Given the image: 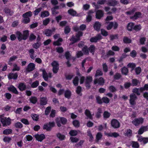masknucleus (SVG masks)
<instances>
[{
	"mask_svg": "<svg viewBox=\"0 0 148 148\" xmlns=\"http://www.w3.org/2000/svg\"><path fill=\"white\" fill-rule=\"evenodd\" d=\"M130 103L132 106H134L136 104L135 100L137 99L136 95L134 93H132L130 95Z\"/></svg>",
	"mask_w": 148,
	"mask_h": 148,
	"instance_id": "1",
	"label": "nucleus"
},
{
	"mask_svg": "<svg viewBox=\"0 0 148 148\" xmlns=\"http://www.w3.org/2000/svg\"><path fill=\"white\" fill-rule=\"evenodd\" d=\"M92 76H88L86 77L85 81V85L87 89H89L91 86L90 83L92 82Z\"/></svg>",
	"mask_w": 148,
	"mask_h": 148,
	"instance_id": "2",
	"label": "nucleus"
},
{
	"mask_svg": "<svg viewBox=\"0 0 148 148\" xmlns=\"http://www.w3.org/2000/svg\"><path fill=\"white\" fill-rule=\"evenodd\" d=\"M1 121L4 127L9 125L11 123V120L9 118L7 119L6 118H1Z\"/></svg>",
	"mask_w": 148,
	"mask_h": 148,
	"instance_id": "3",
	"label": "nucleus"
},
{
	"mask_svg": "<svg viewBox=\"0 0 148 148\" xmlns=\"http://www.w3.org/2000/svg\"><path fill=\"white\" fill-rule=\"evenodd\" d=\"M111 126L114 129H117L119 128L120 126V123L116 119H112L111 121Z\"/></svg>",
	"mask_w": 148,
	"mask_h": 148,
	"instance_id": "4",
	"label": "nucleus"
},
{
	"mask_svg": "<svg viewBox=\"0 0 148 148\" xmlns=\"http://www.w3.org/2000/svg\"><path fill=\"white\" fill-rule=\"evenodd\" d=\"M51 65L53 67V71L54 73H57L59 70V64L55 61H53L51 63Z\"/></svg>",
	"mask_w": 148,
	"mask_h": 148,
	"instance_id": "5",
	"label": "nucleus"
},
{
	"mask_svg": "<svg viewBox=\"0 0 148 148\" xmlns=\"http://www.w3.org/2000/svg\"><path fill=\"white\" fill-rule=\"evenodd\" d=\"M104 83V80L102 77H100L99 79H95L94 81V84H96L97 83H98L99 85L103 86Z\"/></svg>",
	"mask_w": 148,
	"mask_h": 148,
	"instance_id": "6",
	"label": "nucleus"
},
{
	"mask_svg": "<svg viewBox=\"0 0 148 148\" xmlns=\"http://www.w3.org/2000/svg\"><path fill=\"white\" fill-rule=\"evenodd\" d=\"M102 38L100 34H98L95 37L91 38L90 39V41L92 42H97L98 41L101 40Z\"/></svg>",
	"mask_w": 148,
	"mask_h": 148,
	"instance_id": "7",
	"label": "nucleus"
},
{
	"mask_svg": "<svg viewBox=\"0 0 148 148\" xmlns=\"http://www.w3.org/2000/svg\"><path fill=\"white\" fill-rule=\"evenodd\" d=\"M143 120L142 118L136 119L132 121V123L135 126H138L143 123Z\"/></svg>",
	"mask_w": 148,
	"mask_h": 148,
	"instance_id": "8",
	"label": "nucleus"
},
{
	"mask_svg": "<svg viewBox=\"0 0 148 148\" xmlns=\"http://www.w3.org/2000/svg\"><path fill=\"white\" fill-rule=\"evenodd\" d=\"M35 64L33 63H30L27 66L26 70L28 72H30L34 70L35 69Z\"/></svg>",
	"mask_w": 148,
	"mask_h": 148,
	"instance_id": "9",
	"label": "nucleus"
},
{
	"mask_svg": "<svg viewBox=\"0 0 148 148\" xmlns=\"http://www.w3.org/2000/svg\"><path fill=\"white\" fill-rule=\"evenodd\" d=\"M104 13L103 11L99 10L97 11L96 14V17L98 19H100L103 16Z\"/></svg>",
	"mask_w": 148,
	"mask_h": 148,
	"instance_id": "10",
	"label": "nucleus"
},
{
	"mask_svg": "<svg viewBox=\"0 0 148 148\" xmlns=\"http://www.w3.org/2000/svg\"><path fill=\"white\" fill-rule=\"evenodd\" d=\"M35 137L36 139V140L38 141L41 142L45 138V136L44 134H41L40 135L36 134L35 135Z\"/></svg>",
	"mask_w": 148,
	"mask_h": 148,
	"instance_id": "11",
	"label": "nucleus"
},
{
	"mask_svg": "<svg viewBox=\"0 0 148 148\" xmlns=\"http://www.w3.org/2000/svg\"><path fill=\"white\" fill-rule=\"evenodd\" d=\"M142 14L140 12H136L134 15L130 17L131 19L135 20L137 19L138 18L141 17Z\"/></svg>",
	"mask_w": 148,
	"mask_h": 148,
	"instance_id": "12",
	"label": "nucleus"
},
{
	"mask_svg": "<svg viewBox=\"0 0 148 148\" xmlns=\"http://www.w3.org/2000/svg\"><path fill=\"white\" fill-rule=\"evenodd\" d=\"M119 3V2L116 0H108L107 4L111 6H114Z\"/></svg>",
	"mask_w": 148,
	"mask_h": 148,
	"instance_id": "13",
	"label": "nucleus"
},
{
	"mask_svg": "<svg viewBox=\"0 0 148 148\" xmlns=\"http://www.w3.org/2000/svg\"><path fill=\"white\" fill-rule=\"evenodd\" d=\"M18 76V74L17 73H11L9 74L8 77L9 79H16L17 78Z\"/></svg>",
	"mask_w": 148,
	"mask_h": 148,
	"instance_id": "14",
	"label": "nucleus"
},
{
	"mask_svg": "<svg viewBox=\"0 0 148 148\" xmlns=\"http://www.w3.org/2000/svg\"><path fill=\"white\" fill-rule=\"evenodd\" d=\"M3 11L5 14H8L10 16H12L13 13V12L12 11L7 7H5L4 8Z\"/></svg>",
	"mask_w": 148,
	"mask_h": 148,
	"instance_id": "15",
	"label": "nucleus"
},
{
	"mask_svg": "<svg viewBox=\"0 0 148 148\" xmlns=\"http://www.w3.org/2000/svg\"><path fill=\"white\" fill-rule=\"evenodd\" d=\"M84 114L87 118H89L91 119H92V116L90 112V111L88 109H86L85 111Z\"/></svg>",
	"mask_w": 148,
	"mask_h": 148,
	"instance_id": "16",
	"label": "nucleus"
},
{
	"mask_svg": "<svg viewBox=\"0 0 148 148\" xmlns=\"http://www.w3.org/2000/svg\"><path fill=\"white\" fill-rule=\"evenodd\" d=\"M68 13L70 15L73 16H78V14H77V13L76 11L74 10L73 9H71L68 11Z\"/></svg>",
	"mask_w": 148,
	"mask_h": 148,
	"instance_id": "17",
	"label": "nucleus"
},
{
	"mask_svg": "<svg viewBox=\"0 0 148 148\" xmlns=\"http://www.w3.org/2000/svg\"><path fill=\"white\" fill-rule=\"evenodd\" d=\"M101 26V24L99 22H96L94 25V27L96 30L99 31L100 30Z\"/></svg>",
	"mask_w": 148,
	"mask_h": 148,
	"instance_id": "18",
	"label": "nucleus"
},
{
	"mask_svg": "<svg viewBox=\"0 0 148 148\" xmlns=\"http://www.w3.org/2000/svg\"><path fill=\"white\" fill-rule=\"evenodd\" d=\"M47 103V100L45 97H42L40 98V104L41 105H45Z\"/></svg>",
	"mask_w": 148,
	"mask_h": 148,
	"instance_id": "19",
	"label": "nucleus"
},
{
	"mask_svg": "<svg viewBox=\"0 0 148 148\" xmlns=\"http://www.w3.org/2000/svg\"><path fill=\"white\" fill-rule=\"evenodd\" d=\"M8 90L15 94H18V92L16 89L13 86H11L10 87L8 88Z\"/></svg>",
	"mask_w": 148,
	"mask_h": 148,
	"instance_id": "20",
	"label": "nucleus"
},
{
	"mask_svg": "<svg viewBox=\"0 0 148 148\" xmlns=\"http://www.w3.org/2000/svg\"><path fill=\"white\" fill-rule=\"evenodd\" d=\"M23 39L26 40L28 38L29 35V32L28 30L25 31L23 32Z\"/></svg>",
	"mask_w": 148,
	"mask_h": 148,
	"instance_id": "21",
	"label": "nucleus"
},
{
	"mask_svg": "<svg viewBox=\"0 0 148 148\" xmlns=\"http://www.w3.org/2000/svg\"><path fill=\"white\" fill-rule=\"evenodd\" d=\"M134 24L132 23H130L127 25V29L129 31H132L134 29Z\"/></svg>",
	"mask_w": 148,
	"mask_h": 148,
	"instance_id": "22",
	"label": "nucleus"
},
{
	"mask_svg": "<svg viewBox=\"0 0 148 148\" xmlns=\"http://www.w3.org/2000/svg\"><path fill=\"white\" fill-rule=\"evenodd\" d=\"M102 110L101 108H99L97 111L96 113L95 116L97 118H99L101 116V114L102 113Z\"/></svg>",
	"mask_w": 148,
	"mask_h": 148,
	"instance_id": "23",
	"label": "nucleus"
},
{
	"mask_svg": "<svg viewBox=\"0 0 148 148\" xmlns=\"http://www.w3.org/2000/svg\"><path fill=\"white\" fill-rule=\"evenodd\" d=\"M82 51H83L85 55H88L89 54L88 48L87 46H84L82 49Z\"/></svg>",
	"mask_w": 148,
	"mask_h": 148,
	"instance_id": "24",
	"label": "nucleus"
},
{
	"mask_svg": "<svg viewBox=\"0 0 148 148\" xmlns=\"http://www.w3.org/2000/svg\"><path fill=\"white\" fill-rule=\"evenodd\" d=\"M32 16V12L29 11L27 12L22 15L23 17H26L30 18Z\"/></svg>",
	"mask_w": 148,
	"mask_h": 148,
	"instance_id": "25",
	"label": "nucleus"
},
{
	"mask_svg": "<svg viewBox=\"0 0 148 148\" xmlns=\"http://www.w3.org/2000/svg\"><path fill=\"white\" fill-rule=\"evenodd\" d=\"M18 88L20 90L23 91L26 89V86L24 83H21L19 84Z\"/></svg>",
	"mask_w": 148,
	"mask_h": 148,
	"instance_id": "26",
	"label": "nucleus"
},
{
	"mask_svg": "<svg viewBox=\"0 0 148 148\" xmlns=\"http://www.w3.org/2000/svg\"><path fill=\"white\" fill-rule=\"evenodd\" d=\"M132 92L133 93H136L138 95H139L141 92V88H135L132 90Z\"/></svg>",
	"mask_w": 148,
	"mask_h": 148,
	"instance_id": "27",
	"label": "nucleus"
},
{
	"mask_svg": "<svg viewBox=\"0 0 148 148\" xmlns=\"http://www.w3.org/2000/svg\"><path fill=\"white\" fill-rule=\"evenodd\" d=\"M16 34L18 40L20 41H21L23 39V35L19 31H18L16 32Z\"/></svg>",
	"mask_w": 148,
	"mask_h": 148,
	"instance_id": "28",
	"label": "nucleus"
},
{
	"mask_svg": "<svg viewBox=\"0 0 148 148\" xmlns=\"http://www.w3.org/2000/svg\"><path fill=\"white\" fill-rule=\"evenodd\" d=\"M138 140L140 142H143L144 144L148 142V138L140 137L138 139Z\"/></svg>",
	"mask_w": 148,
	"mask_h": 148,
	"instance_id": "29",
	"label": "nucleus"
},
{
	"mask_svg": "<svg viewBox=\"0 0 148 148\" xmlns=\"http://www.w3.org/2000/svg\"><path fill=\"white\" fill-rule=\"evenodd\" d=\"M147 130V128L146 127H142L139 129L138 131V134H142L144 131Z\"/></svg>",
	"mask_w": 148,
	"mask_h": 148,
	"instance_id": "30",
	"label": "nucleus"
},
{
	"mask_svg": "<svg viewBox=\"0 0 148 148\" xmlns=\"http://www.w3.org/2000/svg\"><path fill=\"white\" fill-rule=\"evenodd\" d=\"M42 77L45 81H47L48 79V75L45 70L42 71Z\"/></svg>",
	"mask_w": 148,
	"mask_h": 148,
	"instance_id": "31",
	"label": "nucleus"
},
{
	"mask_svg": "<svg viewBox=\"0 0 148 148\" xmlns=\"http://www.w3.org/2000/svg\"><path fill=\"white\" fill-rule=\"evenodd\" d=\"M121 71L123 74L127 75L128 73V69L125 67H123L121 69Z\"/></svg>",
	"mask_w": 148,
	"mask_h": 148,
	"instance_id": "32",
	"label": "nucleus"
},
{
	"mask_svg": "<svg viewBox=\"0 0 148 148\" xmlns=\"http://www.w3.org/2000/svg\"><path fill=\"white\" fill-rule=\"evenodd\" d=\"M88 51L92 53L93 55L94 54V52L95 49V47L94 45H91L88 48Z\"/></svg>",
	"mask_w": 148,
	"mask_h": 148,
	"instance_id": "33",
	"label": "nucleus"
},
{
	"mask_svg": "<svg viewBox=\"0 0 148 148\" xmlns=\"http://www.w3.org/2000/svg\"><path fill=\"white\" fill-rule=\"evenodd\" d=\"M62 39L61 38H59L58 40L54 42L53 43V45L55 46H60L61 45V44L60 42H62Z\"/></svg>",
	"mask_w": 148,
	"mask_h": 148,
	"instance_id": "34",
	"label": "nucleus"
},
{
	"mask_svg": "<svg viewBox=\"0 0 148 148\" xmlns=\"http://www.w3.org/2000/svg\"><path fill=\"white\" fill-rule=\"evenodd\" d=\"M71 92L69 90H66L64 93L65 97L68 99H69L71 95Z\"/></svg>",
	"mask_w": 148,
	"mask_h": 148,
	"instance_id": "35",
	"label": "nucleus"
},
{
	"mask_svg": "<svg viewBox=\"0 0 148 148\" xmlns=\"http://www.w3.org/2000/svg\"><path fill=\"white\" fill-rule=\"evenodd\" d=\"M12 132V130L11 129H6L3 131V134L5 135H8Z\"/></svg>",
	"mask_w": 148,
	"mask_h": 148,
	"instance_id": "36",
	"label": "nucleus"
},
{
	"mask_svg": "<svg viewBox=\"0 0 148 148\" xmlns=\"http://www.w3.org/2000/svg\"><path fill=\"white\" fill-rule=\"evenodd\" d=\"M14 126L16 128L21 129L23 127V125L21 122H18L14 124Z\"/></svg>",
	"mask_w": 148,
	"mask_h": 148,
	"instance_id": "37",
	"label": "nucleus"
},
{
	"mask_svg": "<svg viewBox=\"0 0 148 148\" xmlns=\"http://www.w3.org/2000/svg\"><path fill=\"white\" fill-rule=\"evenodd\" d=\"M49 13L48 11H45L41 12V16L42 17H45L48 16Z\"/></svg>",
	"mask_w": 148,
	"mask_h": 148,
	"instance_id": "38",
	"label": "nucleus"
},
{
	"mask_svg": "<svg viewBox=\"0 0 148 148\" xmlns=\"http://www.w3.org/2000/svg\"><path fill=\"white\" fill-rule=\"evenodd\" d=\"M82 90V88L80 86H79L77 87L76 90V92L77 94L81 96L82 95V94L81 93Z\"/></svg>",
	"mask_w": 148,
	"mask_h": 148,
	"instance_id": "39",
	"label": "nucleus"
},
{
	"mask_svg": "<svg viewBox=\"0 0 148 148\" xmlns=\"http://www.w3.org/2000/svg\"><path fill=\"white\" fill-rule=\"evenodd\" d=\"M110 115V113L107 111H104L103 114V116L104 119L109 118Z\"/></svg>",
	"mask_w": 148,
	"mask_h": 148,
	"instance_id": "40",
	"label": "nucleus"
},
{
	"mask_svg": "<svg viewBox=\"0 0 148 148\" xmlns=\"http://www.w3.org/2000/svg\"><path fill=\"white\" fill-rule=\"evenodd\" d=\"M132 130L130 129H128L125 131V135L126 136H132Z\"/></svg>",
	"mask_w": 148,
	"mask_h": 148,
	"instance_id": "41",
	"label": "nucleus"
},
{
	"mask_svg": "<svg viewBox=\"0 0 148 148\" xmlns=\"http://www.w3.org/2000/svg\"><path fill=\"white\" fill-rule=\"evenodd\" d=\"M73 81L74 85L75 86H77L78 84V77L77 76L75 77Z\"/></svg>",
	"mask_w": 148,
	"mask_h": 148,
	"instance_id": "42",
	"label": "nucleus"
},
{
	"mask_svg": "<svg viewBox=\"0 0 148 148\" xmlns=\"http://www.w3.org/2000/svg\"><path fill=\"white\" fill-rule=\"evenodd\" d=\"M52 33V31L49 29H47L45 30V34L47 36H50Z\"/></svg>",
	"mask_w": 148,
	"mask_h": 148,
	"instance_id": "43",
	"label": "nucleus"
},
{
	"mask_svg": "<svg viewBox=\"0 0 148 148\" xmlns=\"http://www.w3.org/2000/svg\"><path fill=\"white\" fill-rule=\"evenodd\" d=\"M80 38H75L74 36H72L71 38L70 39V41L74 42L75 43L80 40Z\"/></svg>",
	"mask_w": 148,
	"mask_h": 148,
	"instance_id": "44",
	"label": "nucleus"
},
{
	"mask_svg": "<svg viewBox=\"0 0 148 148\" xmlns=\"http://www.w3.org/2000/svg\"><path fill=\"white\" fill-rule=\"evenodd\" d=\"M41 45L40 42H37L36 43H34L33 45V47L36 49H37L40 47Z\"/></svg>",
	"mask_w": 148,
	"mask_h": 148,
	"instance_id": "45",
	"label": "nucleus"
},
{
	"mask_svg": "<svg viewBox=\"0 0 148 148\" xmlns=\"http://www.w3.org/2000/svg\"><path fill=\"white\" fill-rule=\"evenodd\" d=\"M29 100L31 103L35 104L37 101V99L36 97H31L29 99Z\"/></svg>",
	"mask_w": 148,
	"mask_h": 148,
	"instance_id": "46",
	"label": "nucleus"
},
{
	"mask_svg": "<svg viewBox=\"0 0 148 148\" xmlns=\"http://www.w3.org/2000/svg\"><path fill=\"white\" fill-rule=\"evenodd\" d=\"M57 137L60 140H63L65 138V136L64 135L60 133H58L57 134Z\"/></svg>",
	"mask_w": 148,
	"mask_h": 148,
	"instance_id": "47",
	"label": "nucleus"
},
{
	"mask_svg": "<svg viewBox=\"0 0 148 148\" xmlns=\"http://www.w3.org/2000/svg\"><path fill=\"white\" fill-rule=\"evenodd\" d=\"M73 124L75 127H79V122L77 120L73 121Z\"/></svg>",
	"mask_w": 148,
	"mask_h": 148,
	"instance_id": "48",
	"label": "nucleus"
},
{
	"mask_svg": "<svg viewBox=\"0 0 148 148\" xmlns=\"http://www.w3.org/2000/svg\"><path fill=\"white\" fill-rule=\"evenodd\" d=\"M30 21V18H29L23 17L22 22L25 23L27 24Z\"/></svg>",
	"mask_w": 148,
	"mask_h": 148,
	"instance_id": "49",
	"label": "nucleus"
},
{
	"mask_svg": "<svg viewBox=\"0 0 148 148\" xmlns=\"http://www.w3.org/2000/svg\"><path fill=\"white\" fill-rule=\"evenodd\" d=\"M110 38L111 40H113L114 39H117L118 38V35L117 34L110 35Z\"/></svg>",
	"mask_w": 148,
	"mask_h": 148,
	"instance_id": "50",
	"label": "nucleus"
},
{
	"mask_svg": "<svg viewBox=\"0 0 148 148\" xmlns=\"http://www.w3.org/2000/svg\"><path fill=\"white\" fill-rule=\"evenodd\" d=\"M123 40V42L125 43H130L131 42V40L126 36L124 37Z\"/></svg>",
	"mask_w": 148,
	"mask_h": 148,
	"instance_id": "51",
	"label": "nucleus"
},
{
	"mask_svg": "<svg viewBox=\"0 0 148 148\" xmlns=\"http://www.w3.org/2000/svg\"><path fill=\"white\" fill-rule=\"evenodd\" d=\"M141 29V27L140 25H134V30L136 32L139 31Z\"/></svg>",
	"mask_w": 148,
	"mask_h": 148,
	"instance_id": "52",
	"label": "nucleus"
},
{
	"mask_svg": "<svg viewBox=\"0 0 148 148\" xmlns=\"http://www.w3.org/2000/svg\"><path fill=\"white\" fill-rule=\"evenodd\" d=\"M43 129L46 130L47 131H50L51 130V127L49 126L48 123L45 124L43 126Z\"/></svg>",
	"mask_w": 148,
	"mask_h": 148,
	"instance_id": "53",
	"label": "nucleus"
},
{
	"mask_svg": "<svg viewBox=\"0 0 148 148\" xmlns=\"http://www.w3.org/2000/svg\"><path fill=\"white\" fill-rule=\"evenodd\" d=\"M121 75L119 73H116L114 76V79L115 80H118L121 77Z\"/></svg>",
	"mask_w": 148,
	"mask_h": 148,
	"instance_id": "54",
	"label": "nucleus"
},
{
	"mask_svg": "<svg viewBox=\"0 0 148 148\" xmlns=\"http://www.w3.org/2000/svg\"><path fill=\"white\" fill-rule=\"evenodd\" d=\"M56 49V52L59 53H61L64 52V49L62 47H58Z\"/></svg>",
	"mask_w": 148,
	"mask_h": 148,
	"instance_id": "55",
	"label": "nucleus"
},
{
	"mask_svg": "<svg viewBox=\"0 0 148 148\" xmlns=\"http://www.w3.org/2000/svg\"><path fill=\"white\" fill-rule=\"evenodd\" d=\"M56 123L58 127L61 126V119L60 118H57L56 119Z\"/></svg>",
	"mask_w": 148,
	"mask_h": 148,
	"instance_id": "56",
	"label": "nucleus"
},
{
	"mask_svg": "<svg viewBox=\"0 0 148 148\" xmlns=\"http://www.w3.org/2000/svg\"><path fill=\"white\" fill-rule=\"evenodd\" d=\"M17 57L16 56H13L10 57V58L8 62V64H12L11 62L15 60L17 58Z\"/></svg>",
	"mask_w": 148,
	"mask_h": 148,
	"instance_id": "57",
	"label": "nucleus"
},
{
	"mask_svg": "<svg viewBox=\"0 0 148 148\" xmlns=\"http://www.w3.org/2000/svg\"><path fill=\"white\" fill-rule=\"evenodd\" d=\"M77 131L76 130H71L69 134L71 136H75L77 135Z\"/></svg>",
	"mask_w": 148,
	"mask_h": 148,
	"instance_id": "58",
	"label": "nucleus"
},
{
	"mask_svg": "<svg viewBox=\"0 0 148 148\" xmlns=\"http://www.w3.org/2000/svg\"><path fill=\"white\" fill-rule=\"evenodd\" d=\"M39 84V81L36 80L32 84L31 86V87L33 88H36L38 85Z\"/></svg>",
	"mask_w": 148,
	"mask_h": 148,
	"instance_id": "59",
	"label": "nucleus"
},
{
	"mask_svg": "<svg viewBox=\"0 0 148 148\" xmlns=\"http://www.w3.org/2000/svg\"><path fill=\"white\" fill-rule=\"evenodd\" d=\"M132 146L134 148H138L139 147L138 143L136 142L133 141L132 143Z\"/></svg>",
	"mask_w": 148,
	"mask_h": 148,
	"instance_id": "60",
	"label": "nucleus"
},
{
	"mask_svg": "<svg viewBox=\"0 0 148 148\" xmlns=\"http://www.w3.org/2000/svg\"><path fill=\"white\" fill-rule=\"evenodd\" d=\"M102 136V135L100 132H98L96 135V141L98 142L99 140L101 139Z\"/></svg>",
	"mask_w": 148,
	"mask_h": 148,
	"instance_id": "61",
	"label": "nucleus"
},
{
	"mask_svg": "<svg viewBox=\"0 0 148 148\" xmlns=\"http://www.w3.org/2000/svg\"><path fill=\"white\" fill-rule=\"evenodd\" d=\"M101 34L104 36H107L108 35V32L105 30L101 29Z\"/></svg>",
	"mask_w": 148,
	"mask_h": 148,
	"instance_id": "62",
	"label": "nucleus"
},
{
	"mask_svg": "<svg viewBox=\"0 0 148 148\" xmlns=\"http://www.w3.org/2000/svg\"><path fill=\"white\" fill-rule=\"evenodd\" d=\"M64 33L66 34L69 33L71 31V29L68 26H66L64 28Z\"/></svg>",
	"mask_w": 148,
	"mask_h": 148,
	"instance_id": "63",
	"label": "nucleus"
},
{
	"mask_svg": "<svg viewBox=\"0 0 148 148\" xmlns=\"http://www.w3.org/2000/svg\"><path fill=\"white\" fill-rule=\"evenodd\" d=\"M103 73L102 71L100 69H98L96 71V74L95 75V76H100L102 75Z\"/></svg>",
	"mask_w": 148,
	"mask_h": 148,
	"instance_id": "64",
	"label": "nucleus"
}]
</instances>
